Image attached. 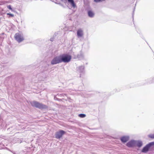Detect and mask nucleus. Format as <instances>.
Here are the masks:
<instances>
[{
	"mask_svg": "<svg viewBox=\"0 0 154 154\" xmlns=\"http://www.w3.org/2000/svg\"><path fill=\"white\" fill-rule=\"evenodd\" d=\"M60 57L61 62H68L70 61L71 59V56L67 54L60 55Z\"/></svg>",
	"mask_w": 154,
	"mask_h": 154,
	"instance_id": "f03ea898",
	"label": "nucleus"
},
{
	"mask_svg": "<svg viewBox=\"0 0 154 154\" xmlns=\"http://www.w3.org/2000/svg\"><path fill=\"white\" fill-rule=\"evenodd\" d=\"M31 104L32 106L39 109H46L48 108L47 106L36 101L31 103Z\"/></svg>",
	"mask_w": 154,
	"mask_h": 154,
	"instance_id": "f257e3e1",
	"label": "nucleus"
},
{
	"mask_svg": "<svg viewBox=\"0 0 154 154\" xmlns=\"http://www.w3.org/2000/svg\"><path fill=\"white\" fill-rule=\"evenodd\" d=\"M149 137L151 138H154V134L149 135Z\"/></svg>",
	"mask_w": 154,
	"mask_h": 154,
	"instance_id": "4468645a",
	"label": "nucleus"
},
{
	"mask_svg": "<svg viewBox=\"0 0 154 154\" xmlns=\"http://www.w3.org/2000/svg\"><path fill=\"white\" fill-rule=\"evenodd\" d=\"M14 37L15 39L19 43L23 41L24 39L22 35L18 33H16Z\"/></svg>",
	"mask_w": 154,
	"mask_h": 154,
	"instance_id": "7ed1b4c3",
	"label": "nucleus"
},
{
	"mask_svg": "<svg viewBox=\"0 0 154 154\" xmlns=\"http://www.w3.org/2000/svg\"><path fill=\"white\" fill-rule=\"evenodd\" d=\"M7 15L9 16V17H13L14 16V14L10 13H7Z\"/></svg>",
	"mask_w": 154,
	"mask_h": 154,
	"instance_id": "2eb2a0df",
	"label": "nucleus"
},
{
	"mask_svg": "<svg viewBox=\"0 0 154 154\" xmlns=\"http://www.w3.org/2000/svg\"><path fill=\"white\" fill-rule=\"evenodd\" d=\"M135 146H136L138 147H141L142 145V143L141 142L139 141H136Z\"/></svg>",
	"mask_w": 154,
	"mask_h": 154,
	"instance_id": "f8f14e48",
	"label": "nucleus"
},
{
	"mask_svg": "<svg viewBox=\"0 0 154 154\" xmlns=\"http://www.w3.org/2000/svg\"><path fill=\"white\" fill-rule=\"evenodd\" d=\"M153 145H154V142H151L148 144L143 148L142 150V152L144 153L147 152L148 151L150 147Z\"/></svg>",
	"mask_w": 154,
	"mask_h": 154,
	"instance_id": "39448f33",
	"label": "nucleus"
},
{
	"mask_svg": "<svg viewBox=\"0 0 154 154\" xmlns=\"http://www.w3.org/2000/svg\"><path fill=\"white\" fill-rule=\"evenodd\" d=\"M61 2L64 3H66L67 2V0H60Z\"/></svg>",
	"mask_w": 154,
	"mask_h": 154,
	"instance_id": "f3484780",
	"label": "nucleus"
},
{
	"mask_svg": "<svg viewBox=\"0 0 154 154\" xmlns=\"http://www.w3.org/2000/svg\"><path fill=\"white\" fill-rule=\"evenodd\" d=\"M67 1L73 8H75L77 7L76 5L73 0H67Z\"/></svg>",
	"mask_w": 154,
	"mask_h": 154,
	"instance_id": "6e6552de",
	"label": "nucleus"
},
{
	"mask_svg": "<svg viewBox=\"0 0 154 154\" xmlns=\"http://www.w3.org/2000/svg\"><path fill=\"white\" fill-rule=\"evenodd\" d=\"M65 133V132L62 130H60L57 132L55 134V137L59 139Z\"/></svg>",
	"mask_w": 154,
	"mask_h": 154,
	"instance_id": "423d86ee",
	"label": "nucleus"
},
{
	"mask_svg": "<svg viewBox=\"0 0 154 154\" xmlns=\"http://www.w3.org/2000/svg\"><path fill=\"white\" fill-rule=\"evenodd\" d=\"M121 141L123 143H125L129 140V137L127 136H124L121 138Z\"/></svg>",
	"mask_w": 154,
	"mask_h": 154,
	"instance_id": "9d476101",
	"label": "nucleus"
},
{
	"mask_svg": "<svg viewBox=\"0 0 154 154\" xmlns=\"http://www.w3.org/2000/svg\"><path fill=\"white\" fill-rule=\"evenodd\" d=\"M135 141L131 140L128 142L126 144L127 146L128 147H132L135 146Z\"/></svg>",
	"mask_w": 154,
	"mask_h": 154,
	"instance_id": "0eeeda50",
	"label": "nucleus"
},
{
	"mask_svg": "<svg viewBox=\"0 0 154 154\" xmlns=\"http://www.w3.org/2000/svg\"><path fill=\"white\" fill-rule=\"evenodd\" d=\"M7 8L8 9L11 10V11H12V9L11 7V6L10 5H9L7 6Z\"/></svg>",
	"mask_w": 154,
	"mask_h": 154,
	"instance_id": "dca6fc26",
	"label": "nucleus"
},
{
	"mask_svg": "<svg viewBox=\"0 0 154 154\" xmlns=\"http://www.w3.org/2000/svg\"><path fill=\"white\" fill-rule=\"evenodd\" d=\"M88 16L91 17H94V14L93 12L91 10H89L88 12Z\"/></svg>",
	"mask_w": 154,
	"mask_h": 154,
	"instance_id": "9b49d317",
	"label": "nucleus"
},
{
	"mask_svg": "<svg viewBox=\"0 0 154 154\" xmlns=\"http://www.w3.org/2000/svg\"><path fill=\"white\" fill-rule=\"evenodd\" d=\"M61 62L60 55L54 58L51 61V64L54 65Z\"/></svg>",
	"mask_w": 154,
	"mask_h": 154,
	"instance_id": "20e7f679",
	"label": "nucleus"
},
{
	"mask_svg": "<svg viewBox=\"0 0 154 154\" xmlns=\"http://www.w3.org/2000/svg\"><path fill=\"white\" fill-rule=\"evenodd\" d=\"M77 35L79 37H81L83 36V32L81 29H79L77 30Z\"/></svg>",
	"mask_w": 154,
	"mask_h": 154,
	"instance_id": "1a4fd4ad",
	"label": "nucleus"
},
{
	"mask_svg": "<svg viewBox=\"0 0 154 154\" xmlns=\"http://www.w3.org/2000/svg\"><path fill=\"white\" fill-rule=\"evenodd\" d=\"M79 116L81 118H84L85 116V115L83 114H81L79 115Z\"/></svg>",
	"mask_w": 154,
	"mask_h": 154,
	"instance_id": "ddd939ff",
	"label": "nucleus"
}]
</instances>
